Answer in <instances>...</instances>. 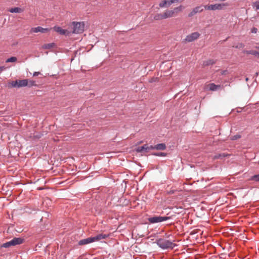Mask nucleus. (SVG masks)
Wrapping results in <instances>:
<instances>
[{"label":"nucleus","mask_w":259,"mask_h":259,"mask_svg":"<svg viewBox=\"0 0 259 259\" xmlns=\"http://www.w3.org/2000/svg\"><path fill=\"white\" fill-rule=\"evenodd\" d=\"M157 245L162 249H172L177 245L172 242L165 239L164 238H159L156 240Z\"/></svg>","instance_id":"nucleus-1"},{"label":"nucleus","mask_w":259,"mask_h":259,"mask_svg":"<svg viewBox=\"0 0 259 259\" xmlns=\"http://www.w3.org/2000/svg\"><path fill=\"white\" fill-rule=\"evenodd\" d=\"M170 220H171V217L167 216H154L148 218V221L151 224L160 223Z\"/></svg>","instance_id":"nucleus-2"},{"label":"nucleus","mask_w":259,"mask_h":259,"mask_svg":"<svg viewBox=\"0 0 259 259\" xmlns=\"http://www.w3.org/2000/svg\"><path fill=\"white\" fill-rule=\"evenodd\" d=\"M28 79H22V80H16L15 81H12L10 84H11V87H14V88H21V87H27L28 85ZM9 87H10V86L9 85Z\"/></svg>","instance_id":"nucleus-3"},{"label":"nucleus","mask_w":259,"mask_h":259,"mask_svg":"<svg viewBox=\"0 0 259 259\" xmlns=\"http://www.w3.org/2000/svg\"><path fill=\"white\" fill-rule=\"evenodd\" d=\"M73 33L78 34L83 32L84 29V24L83 23L79 22H73Z\"/></svg>","instance_id":"nucleus-4"},{"label":"nucleus","mask_w":259,"mask_h":259,"mask_svg":"<svg viewBox=\"0 0 259 259\" xmlns=\"http://www.w3.org/2000/svg\"><path fill=\"white\" fill-rule=\"evenodd\" d=\"M226 6L225 4H215L210 5L204 6V9L207 10H221L224 9V7Z\"/></svg>","instance_id":"nucleus-5"},{"label":"nucleus","mask_w":259,"mask_h":259,"mask_svg":"<svg viewBox=\"0 0 259 259\" xmlns=\"http://www.w3.org/2000/svg\"><path fill=\"white\" fill-rule=\"evenodd\" d=\"M200 36V34L197 32L192 33L191 34L188 35L185 40L188 42H192L197 39Z\"/></svg>","instance_id":"nucleus-6"},{"label":"nucleus","mask_w":259,"mask_h":259,"mask_svg":"<svg viewBox=\"0 0 259 259\" xmlns=\"http://www.w3.org/2000/svg\"><path fill=\"white\" fill-rule=\"evenodd\" d=\"M204 6H199L194 8L192 11L188 14L189 17H192L197 13L202 12L203 11Z\"/></svg>","instance_id":"nucleus-7"},{"label":"nucleus","mask_w":259,"mask_h":259,"mask_svg":"<svg viewBox=\"0 0 259 259\" xmlns=\"http://www.w3.org/2000/svg\"><path fill=\"white\" fill-rule=\"evenodd\" d=\"M31 31L32 32H33V33H37V32L46 33L49 31V29L48 28H44L42 27L38 26L36 27L32 28Z\"/></svg>","instance_id":"nucleus-8"},{"label":"nucleus","mask_w":259,"mask_h":259,"mask_svg":"<svg viewBox=\"0 0 259 259\" xmlns=\"http://www.w3.org/2000/svg\"><path fill=\"white\" fill-rule=\"evenodd\" d=\"M11 241L13 246H15L22 244L24 241V239L21 237H14Z\"/></svg>","instance_id":"nucleus-9"},{"label":"nucleus","mask_w":259,"mask_h":259,"mask_svg":"<svg viewBox=\"0 0 259 259\" xmlns=\"http://www.w3.org/2000/svg\"><path fill=\"white\" fill-rule=\"evenodd\" d=\"M93 242L94 239L93 238V237H91L79 240L78 242V244L79 245H83L88 244Z\"/></svg>","instance_id":"nucleus-10"},{"label":"nucleus","mask_w":259,"mask_h":259,"mask_svg":"<svg viewBox=\"0 0 259 259\" xmlns=\"http://www.w3.org/2000/svg\"><path fill=\"white\" fill-rule=\"evenodd\" d=\"M136 151L139 153L147 152H148V144H145L142 146H140L136 149Z\"/></svg>","instance_id":"nucleus-11"},{"label":"nucleus","mask_w":259,"mask_h":259,"mask_svg":"<svg viewBox=\"0 0 259 259\" xmlns=\"http://www.w3.org/2000/svg\"><path fill=\"white\" fill-rule=\"evenodd\" d=\"M164 18L167 19L168 18H171L176 16V15L174 14V12L172 10H167L164 13Z\"/></svg>","instance_id":"nucleus-12"},{"label":"nucleus","mask_w":259,"mask_h":259,"mask_svg":"<svg viewBox=\"0 0 259 259\" xmlns=\"http://www.w3.org/2000/svg\"><path fill=\"white\" fill-rule=\"evenodd\" d=\"M108 236V235L104 234H99L96 236L93 237L94 242L100 240L101 239H105Z\"/></svg>","instance_id":"nucleus-13"},{"label":"nucleus","mask_w":259,"mask_h":259,"mask_svg":"<svg viewBox=\"0 0 259 259\" xmlns=\"http://www.w3.org/2000/svg\"><path fill=\"white\" fill-rule=\"evenodd\" d=\"M54 29L56 32L59 33L60 34H62V35L66 34V30L63 29L61 27L55 26L54 27Z\"/></svg>","instance_id":"nucleus-14"},{"label":"nucleus","mask_w":259,"mask_h":259,"mask_svg":"<svg viewBox=\"0 0 259 259\" xmlns=\"http://www.w3.org/2000/svg\"><path fill=\"white\" fill-rule=\"evenodd\" d=\"M166 147L165 144L160 143L155 145V150H163L166 149Z\"/></svg>","instance_id":"nucleus-15"},{"label":"nucleus","mask_w":259,"mask_h":259,"mask_svg":"<svg viewBox=\"0 0 259 259\" xmlns=\"http://www.w3.org/2000/svg\"><path fill=\"white\" fill-rule=\"evenodd\" d=\"M9 12H10V13H20L22 12L23 10L20 8L15 7V8L10 9L9 10Z\"/></svg>","instance_id":"nucleus-16"},{"label":"nucleus","mask_w":259,"mask_h":259,"mask_svg":"<svg viewBox=\"0 0 259 259\" xmlns=\"http://www.w3.org/2000/svg\"><path fill=\"white\" fill-rule=\"evenodd\" d=\"M244 53L247 54L253 55L255 56H259V52L255 50L244 51Z\"/></svg>","instance_id":"nucleus-17"},{"label":"nucleus","mask_w":259,"mask_h":259,"mask_svg":"<svg viewBox=\"0 0 259 259\" xmlns=\"http://www.w3.org/2000/svg\"><path fill=\"white\" fill-rule=\"evenodd\" d=\"M184 9V7L182 6H180L179 7L175 8L172 10L175 15H177V13L181 12L182 10Z\"/></svg>","instance_id":"nucleus-18"},{"label":"nucleus","mask_w":259,"mask_h":259,"mask_svg":"<svg viewBox=\"0 0 259 259\" xmlns=\"http://www.w3.org/2000/svg\"><path fill=\"white\" fill-rule=\"evenodd\" d=\"M184 9V7L182 6H180L179 7L175 8L172 10L175 15H177V13L181 12L182 10Z\"/></svg>","instance_id":"nucleus-19"},{"label":"nucleus","mask_w":259,"mask_h":259,"mask_svg":"<svg viewBox=\"0 0 259 259\" xmlns=\"http://www.w3.org/2000/svg\"><path fill=\"white\" fill-rule=\"evenodd\" d=\"M154 19L155 20H161V19H165L164 16V13H163V14H157L154 17Z\"/></svg>","instance_id":"nucleus-20"},{"label":"nucleus","mask_w":259,"mask_h":259,"mask_svg":"<svg viewBox=\"0 0 259 259\" xmlns=\"http://www.w3.org/2000/svg\"><path fill=\"white\" fill-rule=\"evenodd\" d=\"M250 180L255 182H259V174L258 175H254L252 176L250 178Z\"/></svg>","instance_id":"nucleus-21"},{"label":"nucleus","mask_w":259,"mask_h":259,"mask_svg":"<svg viewBox=\"0 0 259 259\" xmlns=\"http://www.w3.org/2000/svg\"><path fill=\"white\" fill-rule=\"evenodd\" d=\"M11 246H13V243H12V241L10 240V241H8V242L3 243L1 245V247H4V248H8Z\"/></svg>","instance_id":"nucleus-22"},{"label":"nucleus","mask_w":259,"mask_h":259,"mask_svg":"<svg viewBox=\"0 0 259 259\" xmlns=\"http://www.w3.org/2000/svg\"><path fill=\"white\" fill-rule=\"evenodd\" d=\"M152 155L156 156H166L167 155V153L164 152H154L151 154Z\"/></svg>","instance_id":"nucleus-23"},{"label":"nucleus","mask_w":259,"mask_h":259,"mask_svg":"<svg viewBox=\"0 0 259 259\" xmlns=\"http://www.w3.org/2000/svg\"><path fill=\"white\" fill-rule=\"evenodd\" d=\"M220 87V85H215L214 83H210L209 85V89L211 91H216Z\"/></svg>","instance_id":"nucleus-24"},{"label":"nucleus","mask_w":259,"mask_h":259,"mask_svg":"<svg viewBox=\"0 0 259 259\" xmlns=\"http://www.w3.org/2000/svg\"><path fill=\"white\" fill-rule=\"evenodd\" d=\"M214 63V61L212 60H208L204 61L203 65L204 66H209Z\"/></svg>","instance_id":"nucleus-25"},{"label":"nucleus","mask_w":259,"mask_h":259,"mask_svg":"<svg viewBox=\"0 0 259 259\" xmlns=\"http://www.w3.org/2000/svg\"><path fill=\"white\" fill-rule=\"evenodd\" d=\"M55 45L54 43H50V44H45L44 46V48L45 49H50L51 48H53L55 46Z\"/></svg>","instance_id":"nucleus-26"},{"label":"nucleus","mask_w":259,"mask_h":259,"mask_svg":"<svg viewBox=\"0 0 259 259\" xmlns=\"http://www.w3.org/2000/svg\"><path fill=\"white\" fill-rule=\"evenodd\" d=\"M17 59L16 57H11L7 59L6 61V62H15L17 61Z\"/></svg>","instance_id":"nucleus-27"},{"label":"nucleus","mask_w":259,"mask_h":259,"mask_svg":"<svg viewBox=\"0 0 259 259\" xmlns=\"http://www.w3.org/2000/svg\"><path fill=\"white\" fill-rule=\"evenodd\" d=\"M28 83L27 87H31L36 85V83L34 81L30 80L28 79Z\"/></svg>","instance_id":"nucleus-28"},{"label":"nucleus","mask_w":259,"mask_h":259,"mask_svg":"<svg viewBox=\"0 0 259 259\" xmlns=\"http://www.w3.org/2000/svg\"><path fill=\"white\" fill-rule=\"evenodd\" d=\"M241 138V136L239 134H237V135H235L233 136H232L231 138V139L232 140H237L238 139H240Z\"/></svg>","instance_id":"nucleus-29"},{"label":"nucleus","mask_w":259,"mask_h":259,"mask_svg":"<svg viewBox=\"0 0 259 259\" xmlns=\"http://www.w3.org/2000/svg\"><path fill=\"white\" fill-rule=\"evenodd\" d=\"M167 2L166 1H162L161 3H160L159 6L160 7H164L165 6L167 7Z\"/></svg>","instance_id":"nucleus-30"},{"label":"nucleus","mask_w":259,"mask_h":259,"mask_svg":"<svg viewBox=\"0 0 259 259\" xmlns=\"http://www.w3.org/2000/svg\"><path fill=\"white\" fill-rule=\"evenodd\" d=\"M226 156V155L223 153V154H219L218 155H216L214 156V158H221L222 157H225Z\"/></svg>","instance_id":"nucleus-31"},{"label":"nucleus","mask_w":259,"mask_h":259,"mask_svg":"<svg viewBox=\"0 0 259 259\" xmlns=\"http://www.w3.org/2000/svg\"><path fill=\"white\" fill-rule=\"evenodd\" d=\"M228 256V255L226 253H222L220 255V258L222 259H226L227 257Z\"/></svg>","instance_id":"nucleus-32"},{"label":"nucleus","mask_w":259,"mask_h":259,"mask_svg":"<svg viewBox=\"0 0 259 259\" xmlns=\"http://www.w3.org/2000/svg\"><path fill=\"white\" fill-rule=\"evenodd\" d=\"M155 145L153 146V145H150V146H149L148 145V151L150 150H155Z\"/></svg>","instance_id":"nucleus-33"},{"label":"nucleus","mask_w":259,"mask_h":259,"mask_svg":"<svg viewBox=\"0 0 259 259\" xmlns=\"http://www.w3.org/2000/svg\"><path fill=\"white\" fill-rule=\"evenodd\" d=\"M257 31V29L255 27H253L251 29V32L252 33H256Z\"/></svg>","instance_id":"nucleus-34"},{"label":"nucleus","mask_w":259,"mask_h":259,"mask_svg":"<svg viewBox=\"0 0 259 259\" xmlns=\"http://www.w3.org/2000/svg\"><path fill=\"white\" fill-rule=\"evenodd\" d=\"M167 2V7H169L172 4H173L172 0L166 1Z\"/></svg>","instance_id":"nucleus-35"},{"label":"nucleus","mask_w":259,"mask_h":259,"mask_svg":"<svg viewBox=\"0 0 259 259\" xmlns=\"http://www.w3.org/2000/svg\"><path fill=\"white\" fill-rule=\"evenodd\" d=\"M254 7L256 10H259V2H256L254 3Z\"/></svg>","instance_id":"nucleus-36"},{"label":"nucleus","mask_w":259,"mask_h":259,"mask_svg":"<svg viewBox=\"0 0 259 259\" xmlns=\"http://www.w3.org/2000/svg\"><path fill=\"white\" fill-rule=\"evenodd\" d=\"M184 0H172L173 3H177L179 2H182Z\"/></svg>","instance_id":"nucleus-37"},{"label":"nucleus","mask_w":259,"mask_h":259,"mask_svg":"<svg viewBox=\"0 0 259 259\" xmlns=\"http://www.w3.org/2000/svg\"><path fill=\"white\" fill-rule=\"evenodd\" d=\"M40 74V73L39 72H34L33 74V75L34 76H38Z\"/></svg>","instance_id":"nucleus-38"},{"label":"nucleus","mask_w":259,"mask_h":259,"mask_svg":"<svg viewBox=\"0 0 259 259\" xmlns=\"http://www.w3.org/2000/svg\"><path fill=\"white\" fill-rule=\"evenodd\" d=\"M243 47H244V45L243 44H239L238 46H236L235 48H238Z\"/></svg>","instance_id":"nucleus-39"},{"label":"nucleus","mask_w":259,"mask_h":259,"mask_svg":"<svg viewBox=\"0 0 259 259\" xmlns=\"http://www.w3.org/2000/svg\"><path fill=\"white\" fill-rule=\"evenodd\" d=\"M157 79V78H152L151 79V80H150V82H154L155 81V80Z\"/></svg>","instance_id":"nucleus-40"},{"label":"nucleus","mask_w":259,"mask_h":259,"mask_svg":"<svg viewBox=\"0 0 259 259\" xmlns=\"http://www.w3.org/2000/svg\"><path fill=\"white\" fill-rule=\"evenodd\" d=\"M4 69V67H0V72L2 71Z\"/></svg>","instance_id":"nucleus-41"},{"label":"nucleus","mask_w":259,"mask_h":259,"mask_svg":"<svg viewBox=\"0 0 259 259\" xmlns=\"http://www.w3.org/2000/svg\"><path fill=\"white\" fill-rule=\"evenodd\" d=\"M225 72H226V71H224L223 72V74L225 73Z\"/></svg>","instance_id":"nucleus-42"},{"label":"nucleus","mask_w":259,"mask_h":259,"mask_svg":"<svg viewBox=\"0 0 259 259\" xmlns=\"http://www.w3.org/2000/svg\"><path fill=\"white\" fill-rule=\"evenodd\" d=\"M255 74H256V76L258 75V73L257 72H256Z\"/></svg>","instance_id":"nucleus-43"},{"label":"nucleus","mask_w":259,"mask_h":259,"mask_svg":"<svg viewBox=\"0 0 259 259\" xmlns=\"http://www.w3.org/2000/svg\"><path fill=\"white\" fill-rule=\"evenodd\" d=\"M172 224V223L171 222V223H169L168 224L170 225V224Z\"/></svg>","instance_id":"nucleus-44"},{"label":"nucleus","mask_w":259,"mask_h":259,"mask_svg":"<svg viewBox=\"0 0 259 259\" xmlns=\"http://www.w3.org/2000/svg\"><path fill=\"white\" fill-rule=\"evenodd\" d=\"M246 80H248V78H246Z\"/></svg>","instance_id":"nucleus-45"}]
</instances>
